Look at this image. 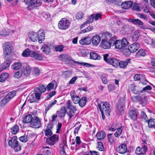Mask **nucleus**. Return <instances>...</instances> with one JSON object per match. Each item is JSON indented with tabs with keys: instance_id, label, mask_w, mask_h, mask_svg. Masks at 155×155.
Wrapping results in <instances>:
<instances>
[{
	"instance_id": "1",
	"label": "nucleus",
	"mask_w": 155,
	"mask_h": 155,
	"mask_svg": "<svg viewBox=\"0 0 155 155\" xmlns=\"http://www.w3.org/2000/svg\"><path fill=\"white\" fill-rule=\"evenodd\" d=\"M59 60L62 61H64L66 63H68L70 61H73V62L78 65L85 66L87 67H91L94 66L93 65L85 62H80L73 61L72 58L69 55L67 54H62L59 56Z\"/></svg>"
},
{
	"instance_id": "2",
	"label": "nucleus",
	"mask_w": 155,
	"mask_h": 155,
	"mask_svg": "<svg viewBox=\"0 0 155 155\" xmlns=\"http://www.w3.org/2000/svg\"><path fill=\"white\" fill-rule=\"evenodd\" d=\"M112 35L110 33L106 34L105 38L102 39L101 42V46L103 48L106 49H109L111 46H112Z\"/></svg>"
},
{
	"instance_id": "3",
	"label": "nucleus",
	"mask_w": 155,
	"mask_h": 155,
	"mask_svg": "<svg viewBox=\"0 0 155 155\" xmlns=\"http://www.w3.org/2000/svg\"><path fill=\"white\" fill-rule=\"evenodd\" d=\"M104 60L107 64L111 65L113 67L117 68L119 65V61L117 58H110L109 54H107L103 55Z\"/></svg>"
},
{
	"instance_id": "4",
	"label": "nucleus",
	"mask_w": 155,
	"mask_h": 155,
	"mask_svg": "<svg viewBox=\"0 0 155 155\" xmlns=\"http://www.w3.org/2000/svg\"><path fill=\"white\" fill-rule=\"evenodd\" d=\"M8 144L10 146L13 147L15 152L20 151L21 150V147L18 144L17 137L16 136H13L9 140Z\"/></svg>"
},
{
	"instance_id": "5",
	"label": "nucleus",
	"mask_w": 155,
	"mask_h": 155,
	"mask_svg": "<svg viewBox=\"0 0 155 155\" xmlns=\"http://www.w3.org/2000/svg\"><path fill=\"white\" fill-rule=\"evenodd\" d=\"M3 53L5 59L7 58V56L10 55L12 52V47L11 44L9 42H5L3 47Z\"/></svg>"
},
{
	"instance_id": "6",
	"label": "nucleus",
	"mask_w": 155,
	"mask_h": 155,
	"mask_svg": "<svg viewBox=\"0 0 155 155\" xmlns=\"http://www.w3.org/2000/svg\"><path fill=\"white\" fill-rule=\"evenodd\" d=\"M125 101L123 98L120 99L116 106V110L117 114L120 115L123 112V107L125 106Z\"/></svg>"
},
{
	"instance_id": "7",
	"label": "nucleus",
	"mask_w": 155,
	"mask_h": 155,
	"mask_svg": "<svg viewBox=\"0 0 155 155\" xmlns=\"http://www.w3.org/2000/svg\"><path fill=\"white\" fill-rule=\"evenodd\" d=\"M70 25L69 21L65 18H62L58 22V26L61 30L67 29Z\"/></svg>"
},
{
	"instance_id": "8",
	"label": "nucleus",
	"mask_w": 155,
	"mask_h": 155,
	"mask_svg": "<svg viewBox=\"0 0 155 155\" xmlns=\"http://www.w3.org/2000/svg\"><path fill=\"white\" fill-rule=\"evenodd\" d=\"M100 104L101 105L103 111L105 112V114L107 116H110V113L111 111V110L110 104L107 102H101V104Z\"/></svg>"
},
{
	"instance_id": "9",
	"label": "nucleus",
	"mask_w": 155,
	"mask_h": 155,
	"mask_svg": "<svg viewBox=\"0 0 155 155\" xmlns=\"http://www.w3.org/2000/svg\"><path fill=\"white\" fill-rule=\"evenodd\" d=\"M41 126V120L37 117H34L30 124V126L33 128H38Z\"/></svg>"
},
{
	"instance_id": "10",
	"label": "nucleus",
	"mask_w": 155,
	"mask_h": 155,
	"mask_svg": "<svg viewBox=\"0 0 155 155\" xmlns=\"http://www.w3.org/2000/svg\"><path fill=\"white\" fill-rule=\"evenodd\" d=\"M128 89L129 91L135 94H139L142 93L141 88L134 84H130L129 86Z\"/></svg>"
},
{
	"instance_id": "11",
	"label": "nucleus",
	"mask_w": 155,
	"mask_h": 155,
	"mask_svg": "<svg viewBox=\"0 0 155 155\" xmlns=\"http://www.w3.org/2000/svg\"><path fill=\"white\" fill-rule=\"evenodd\" d=\"M140 44L137 42H135L130 45L128 47V49L126 51H127L128 53V54H130L131 52H135L139 48Z\"/></svg>"
},
{
	"instance_id": "12",
	"label": "nucleus",
	"mask_w": 155,
	"mask_h": 155,
	"mask_svg": "<svg viewBox=\"0 0 155 155\" xmlns=\"http://www.w3.org/2000/svg\"><path fill=\"white\" fill-rule=\"evenodd\" d=\"M42 2V0H30V5L27 8L28 10H31L35 7L40 6Z\"/></svg>"
},
{
	"instance_id": "13",
	"label": "nucleus",
	"mask_w": 155,
	"mask_h": 155,
	"mask_svg": "<svg viewBox=\"0 0 155 155\" xmlns=\"http://www.w3.org/2000/svg\"><path fill=\"white\" fill-rule=\"evenodd\" d=\"M128 21L132 23L134 25H137L141 29H145V26L144 25L143 22L138 19H132L129 18L127 19Z\"/></svg>"
},
{
	"instance_id": "14",
	"label": "nucleus",
	"mask_w": 155,
	"mask_h": 155,
	"mask_svg": "<svg viewBox=\"0 0 155 155\" xmlns=\"http://www.w3.org/2000/svg\"><path fill=\"white\" fill-rule=\"evenodd\" d=\"M58 135L54 134L50 137L47 138L46 139V142L49 145H53L58 142Z\"/></svg>"
},
{
	"instance_id": "15",
	"label": "nucleus",
	"mask_w": 155,
	"mask_h": 155,
	"mask_svg": "<svg viewBox=\"0 0 155 155\" xmlns=\"http://www.w3.org/2000/svg\"><path fill=\"white\" fill-rule=\"evenodd\" d=\"M112 46H115L117 49H122L120 41L117 40L116 37L114 35L112 39Z\"/></svg>"
},
{
	"instance_id": "16",
	"label": "nucleus",
	"mask_w": 155,
	"mask_h": 155,
	"mask_svg": "<svg viewBox=\"0 0 155 155\" xmlns=\"http://www.w3.org/2000/svg\"><path fill=\"white\" fill-rule=\"evenodd\" d=\"M53 127V125L51 124L48 123L44 130L45 134V136L49 137L51 136L53 134L52 129Z\"/></svg>"
},
{
	"instance_id": "17",
	"label": "nucleus",
	"mask_w": 155,
	"mask_h": 155,
	"mask_svg": "<svg viewBox=\"0 0 155 155\" xmlns=\"http://www.w3.org/2000/svg\"><path fill=\"white\" fill-rule=\"evenodd\" d=\"M147 150V148L145 145L142 147H138L135 150V153L137 154L140 155H144Z\"/></svg>"
},
{
	"instance_id": "18",
	"label": "nucleus",
	"mask_w": 155,
	"mask_h": 155,
	"mask_svg": "<svg viewBox=\"0 0 155 155\" xmlns=\"http://www.w3.org/2000/svg\"><path fill=\"white\" fill-rule=\"evenodd\" d=\"M117 151L121 154H124L127 152V148L126 145L123 143L120 145L117 148Z\"/></svg>"
},
{
	"instance_id": "19",
	"label": "nucleus",
	"mask_w": 155,
	"mask_h": 155,
	"mask_svg": "<svg viewBox=\"0 0 155 155\" xmlns=\"http://www.w3.org/2000/svg\"><path fill=\"white\" fill-rule=\"evenodd\" d=\"M91 38L89 36H87L82 38L79 41V43L81 45H89L91 42Z\"/></svg>"
},
{
	"instance_id": "20",
	"label": "nucleus",
	"mask_w": 155,
	"mask_h": 155,
	"mask_svg": "<svg viewBox=\"0 0 155 155\" xmlns=\"http://www.w3.org/2000/svg\"><path fill=\"white\" fill-rule=\"evenodd\" d=\"M31 57L33 58L38 61H42L43 60V57L36 51H32L30 52Z\"/></svg>"
},
{
	"instance_id": "21",
	"label": "nucleus",
	"mask_w": 155,
	"mask_h": 155,
	"mask_svg": "<svg viewBox=\"0 0 155 155\" xmlns=\"http://www.w3.org/2000/svg\"><path fill=\"white\" fill-rule=\"evenodd\" d=\"M45 34L44 30L42 29H40L38 31L37 34L38 36V41L39 43H41L42 41L45 39Z\"/></svg>"
},
{
	"instance_id": "22",
	"label": "nucleus",
	"mask_w": 155,
	"mask_h": 155,
	"mask_svg": "<svg viewBox=\"0 0 155 155\" xmlns=\"http://www.w3.org/2000/svg\"><path fill=\"white\" fill-rule=\"evenodd\" d=\"M128 114L131 119L135 120L137 119L138 113L136 110H131L129 112Z\"/></svg>"
},
{
	"instance_id": "23",
	"label": "nucleus",
	"mask_w": 155,
	"mask_h": 155,
	"mask_svg": "<svg viewBox=\"0 0 155 155\" xmlns=\"http://www.w3.org/2000/svg\"><path fill=\"white\" fill-rule=\"evenodd\" d=\"M91 39L93 45L95 46H97L99 44L101 40L100 37L98 35L94 36Z\"/></svg>"
},
{
	"instance_id": "24",
	"label": "nucleus",
	"mask_w": 155,
	"mask_h": 155,
	"mask_svg": "<svg viewBox=\"0 0 155 155\" xmlns=\"http://www.w3.org/2000/svg\"><path fill=\"white\" fill-rule=\"evenodd\" d=\"M21 69L23 74V76L24 77H28L30 75L31 71V69L29 66H27Z\"/></svg>"
},
{
	"instance_id": "25",
	"label": "nucleus",
	"mask_w": 155,
	"mask_h": 155,
	"mask_svg": "<svg viewBox=\"0 0 155 155\" xmlns=\"http://www.w3.org/2000/svg\"><path fill=\"white\" fill-rule=\"evenodd\" d=\"M28 36L31 40L35 42L38 40V37L37 34L34 32H31L29 33Z\"/></svg>"
},
{
	"instance_id": "26",
	"label": "nucleus",
	"mask_w": 155,
	"mask_h": 155,
	"mask_svg": "<svg viewBox=\"0 0 155 155\" xmlns=\"http://www.w3.org/2000/svg\"><path fill=\"white\" fill-rule=\"evenodd\" d=\"M130 63V59H128L125 61H119V66L120 68H126L128 64Z\"/></svg>"
},
{
	"instance_id": "27",
	"label": "nucleus",
	"mask_w": 155,
	"mask_h": 155,
	"mask_svg": "<svg viewBox=\"0 0 155 155\" xmlns=\"http://www.w3.org/2000/svg\"><path fill=\"white\" fill-rule=\"evenodd\" d=\"M132 4L133 2L131 1H125L122 3L121 7L123 8L128 9L132 6Z\"/></svg>"
},
{
	"instance_id": "28",
	"label": "nucleus",
	"mask_w": 155,
	"mask_h": 155,
	"mask_svg": "<svg viewBox=\"0 0 155 155\" xmlns=\"http://www.w3.org/2000/svg\"><path fill=\"white\" fill-rule=\"evenodd\" d=\"M33 117L31 114H28L25 116L23 118V123L25 124L30 123Z\"/></svg>"
},
{
	"instance_id": "29",
	"label": "nucleus",
	"mask_w": 155,
	"mask_h": 155,
	"mask_svg": "<svg viewBox=\"0 0 155 155\" xmlns=\"http://www.w3.org/2000/svg\"><path fill=\"white\" fill-rule=\"evenodd\" d=\"M106 134L104 131L101 130L98 132L96 135V137L98 140H101L105 137Z\"/></svg>"
},
{
	"instance_id": "30",
	"label": "nucleus",
	"mask_w": 155,
	"mask_h": 155,
	"mask_svg": "<svg viewBox=\"0 0 155 155\" xmlns=\"http://www.w3.org/2000/svg\"><path fill=\"white\" fill-rule=\"evenodd\" d=\"M94 16L93 14H92L89 17L87 20L84 23L81 25L80 28H82L86 25L88 23L93 22L94 19Z\"/></svg>"
},
{
	"instance_id": "31",
	"label": "nucleus",
	"mask_w": 155,
	"mask_h": 155,
	"mask_svg": "<svg viewBox=\"0 0 155 155\" xmlns=\"http://www.w3.org/2000/svg\"><path fill=\"white\" fill-rule=\"evenodd\" d=\"M90 58L91 59L93 60H100L101 58V57L100 55H98L95 52L92 51L90 53Z\"/></svg>"
},
{
	"instance_id": "32",
	"label": "nucleus",
	"mask_w": 155,
	"mask_h": 155,
	"mask_svg": "<svg viewBox=\"0 0 155 155\" xmlns=\"http://www.w3.org/2000/svg\"><path fill=\"white\" fill-rule=\"evenodd\" d=\"M41 51L45 54H48L50 51V49L48 46L46 45H44L41 48Z\"/></svg>"
},
{
	"instance_id": "33",
	"label": "nucleus",
	"mask_w": 155,
	"mask_h": 155,
	"mask_svg": "<svg viewBox=\"0 0 155 155\" xmlns=\"http://www.w3.org/2000/svg\"><path fill=\"white\" fill-rule=\"evenodd\" d=\"M22 66V64L20 62L14 63L11 66L12 69L15 70H19L20 69Z\"/></svg>"
},
{
	"instance_id": "34",
	"label": "nucleus",
	"mask_w": 155,
	"mask_h": 155,
	"mask_svg": "<svg viewBox=\"0 0 155 155\" xmlns=\"http://www.w3.org/2000/svg\"><path fill=\"white\" fill-rule=\"evenodd\" d=\"M66 112V110L65 108L64 107H62L59 111H57V114H58V117L61 118L64 117Z\"/></svg>"
},
{
	"instance_id": "35",
	"label": "nucleus",
	"mask_w": 155,
	"mask_h": 155,
	"mask_svg": "<svg viewBox=\"0 0 155 155\" xmlns=\"http://www.w3.org/2000/svg\"><path fill=\"white\" fill-rule=\"evenodd\" d=\"M140 35L139 31L138 30H136L133 34L132 39L134 41H136L138 40Z\"/></svg>"
},
{
	"instance_id": "36",
	"label": "nucleus",
	"mask_w": 155,
	"mask_h": 155,
	"mask_svg": "<svg viewBox=\"0 0 155 155\" xmlns=\"http://www.w3.org/2000/svg\"><path fill=\"white\" fill-rule=\"evenodd\" d=\"M9 77V74L7 73H3L0 75V82H3L6 80Z\"/></svg>"
},
{
	"instance_id": "37",
	"label": "nucleus",
	"mask_w": 155,
	"mask_h": 155,
	"mask_svg": "<svg viewBox=\"0 0 155 155\" xmlns=\"http://www.w3.org/2000/svg\"><path fill=\"white\" fill-rule=\"evenodd\" d=\"M55 85L56 86V82L54 80L47 85L46 88L48 91H49L53 89Z\"/></svg>"
},
{
	"instance_id": "38",
	"label": "nucleus",
	"mask_w": 155,
	"mask_h": 155,
	"mask_svg": "<svg viewBox=\"0 0 155 155\" xmlns=\"http://www.w3.org/2000/svg\"><path fill=\"white\" fill-rule=\"evenodd\" d=\"M87 101V99L85 97H81L78 103L79 106L82 107H84Z\"/></svg>"
},
{
	"instance_id": "39",
	"label": "nucleus",
	"mask_w": 155,
	"mask_h": 155,
	"mask_svg": "<svg viewBox=\"0 0 155 155\" xmlns=\"http://www.w3.org/2000/svg\"><path fill=\"white\" fill-rule=\"evenodd\" d=\"M16 94V92L14 91H12L8 93L5 97L8 101L13 98Z\"/></svg>"
},
{
	"instance_id": "40",
	"label": "nucleus",
	"mask_w": 155,
	"mask_h": 155,
	"mask_svg": "<svg viewBox=\"0 0 155 155\" xmlns=\"http://www.w3.org/2000/svg\"><path fill=\"white\" fill-rule=\"evenodd\" d=\"M16 94V92L14 91H12L8 93L5 97L8 101L13 98Z\"/></svg>"
},
{
	"instance_id": "41",
	"label": "nucleus",
	"mask_w": 155,
	"mask_h": 155,
	"mask_svg": "<svg viewBox=\"0 0 155 155\" xmlns=\"http://www.w3.org/2000/svg\"><path fill=\"white\" fill-rule=\"evenodd\" d=\"M35 89L42 93L45 91L46 88L45 86L42 84H40L39 85V87H36Z\"/></svg>"
},
{
	"instance_id": "42",
	"label": "nucleus",
	"mask_w": 155,
	"mask_h": 155,
	"mask_svg": "<svg viewBox=\"0 0 155 155\" xmlns=\"http://www.w3.org/2000/svg\"><path fill=\"white\" fill-rule=\"evenodd\" d=\"M67 107L68 110H71L74 111H76V107L71 104L69 100H68L67 102Z\"/></svg>"
},
{
	"instance_id": "43",
	"label": "nucleus",
	"mask_w": 155,
	"mask_h": 155,
	"mask_svg": "<svg viewBox=\"0 0 155 155\" xmlns=\"http://www.w3.org/2000/svg\"><path fill=\"white\" fill-rule=\"evenodd\" d=\"M149 127L155 128V119H150L147 121Z\"/></svg>"
},
{
	"instance_id": "44",
	"label": "nucleus",
	"mask_w": 155,
	"mask_h": 155,
	"mask_svg": "<svg viewBox=\"0 0 155 155\" xmlns=\"http://www.w3.org/2000/svg\"><path fill=\"white\" fill-rule=\"evenodd\" d=\"M146 55L145 50L143 49H140L136 53V56L137 57L144 56Z\"/></svg>"
},
{
	"instance_id": "45",
	"label": "nucleus",
	"mask_w": 155,
	"mask_h": 155,
	"mask_svg": "<svg viewBox=\"0 0 155 155\" xmlns=\"http://www.w3.org/2000/svg\"><path fill=\"white\" fill-rule=\"evenodd\" d=\"M131 99L134 102H142L143 101L142 97L139 95L133 96L131 97Z\"/></svg>"
},
{
	"instance_id": "46",
	"label": "nucleus",
	"mask_w": 155,
	"mask_h": 155,
	"mask_svg": "<svg viewBox=\"0 0 155 155\" xmlns=\"http://www.w3.org/2000/svg\"><path fill=\"white\" fill-rule=\"evenodd\" d=\"M120 41L123 48L126 47L129 44V43L127 41V39L125 38H123Z\"/></svg>"
},
{
	"instance_id": "47",
	"label": "nucleus",
	"mask_w": 155,
	"mask_h": 155,
	"mask_svg": "<svg viewBox=\"0 0 155 155\" xmlns=\"http://www.w3.org/2000/svg\"><path fill=\"white\" fill-rule=\"evenodd\" d=\"M19 130V127L16 125H15L12 128L11 132L13 134H15L18 132Z\"/></svg>"
},
{
	"instance_id": "48",
	"label": "nucleus",
	"mask_w": 155,
	"mask_h": 155,
	"mask_svg": "<svg viewBox=\"0 0 155 155\" xmlns=\"http://www.w3.org/2000/svg\"><path fill=\"white\" fill-rule=\"evenodd\" d=\"M32 51H30L29 49L28 48H26L23 52L22 53V55L24 57H26L28 56H30L31 57V54L30 52Z\"/></svg>"
},
{
	"instance_id": "49",
	"label": "nucleus",
	"mask_w": 155,
	"mask_h": 155,
	"mask_svg": "<svg viewBox=\"0 0 155 155\" xmlns=\"http://www.w3.org/2000/svg\"><path fill=\"white\" fill-rule=\"evenodd\" d=\"M124 127L121 126L120 127L117 129V131L114 134V135L116 137H118L121 135L122 130H123Z\"/></svg>"
},
{
	"instance_id": "50",
	"label": "nucleus",
	"mask_w": 155,
	"mask_h": 155,
	"mask_svg": "<svg viewBox=\"0 0 155 155\" xmlns=\"http://www.w3.org/2000/svg\"><path fill=\"white\" fill-rule=\"evenodd\" d=\"M22 75H23V74L22 69H21L15 73L14 74L13 76L15 78H19L21 77Z\"/></svg>"
},
{
	"instance_id": "51",
	"label": "nucleus",
	"mask_w": 155,
	"mask_h": 155,
	"mask_svg": "<svg viewBox=\"0 0 155 155\" xmlns=\"http://www.w3.org/2000/svg\"><path fill=\"white\" fill-rule=\"evenodd\" d=\"M67 147L66 143H64L63 146L60 147V153L61 155H66V153L64 149Z\"/></svg>"
},
{
	"instance_id": "52",
	"label": "nucleus",
	"mask_w": 155,
	"mask_h": 155,
	"mask_svg": "<svg viewBox=\"0 0 155 155\" xmlns=\"http://www.w3.org/2000/svg\"><path fill=\"white\" fill-rule=\"evenodd\" d=\"M19 139L22 142H26L28 140V135H24L19 137Z\"/></svg>"
},
{
	"instance_id": "53",
	"label": "nucleus",
	"mask_w": 155,
	"mask_h": 155,
	"mask_svg": "<svg viewBox=\"0 0 155 155\" xmlns=\"http://www.w3.org/2000/svg\"><path fill=\"white\" fill-rule=\"evenodd\" d=\"M34 91L35 98L37 100H39L42 93L35 89L34 90Z\"/></svg>"
},
{
	"instance_id": "54",
	"label": "nucleus",
	"mask_w": 155,
	"mask_h": 155,
	"mask_svg": "<svg viewBox=\"0 0 155 155\" xmlns=\"http://www.w3.org/2000/svg\"><path fill=\"white\" fill-rule=\"evenodd\" d=\"M64 48V46L62 45H58L56 46L55 48V50L56 51L62 52L63 51Z\"/></svg>"
},
{
	"instance_id": "55",
	"label": "nucleus",
	"mask_w": 155,
	"mask_h": 155,
	"mask_svg": "<svg viewBox=\"0 0 155 155\" xmlns=\"http://www.w3.org/2000/svg\"><path fill=\"white\" fill-rule=\"evenodd\" d=\"M83 13L81 12H79L75 16V17L76 19H78V20H80V19H82L83 16Z\"/></svg>"
},
{
	"instance_id": "56",
	"label": "nucleus",
	"mask_w": 155,
	"mask_h": 155,
	"mask_svg": "<svg viewBox=\"0 0 155 155\" xmlns=\"http://www.w3.org/2000/svg\"><path fill=\"white\" fill-rule=\"evenodd\" d=\"M93 29V27L92 26H89L87 28H86L85 29L82 30L81 31V33H84L86 32L90 31Z\"/></svg>"
},
{
	"instance_id": "57",
	"label": "nucleus",
	"mask_w": 155,
	"mask_h": 155,
	"mask_svg": "<svg viewBox=\"0 0 155 155\" xmlns=\"http://www.w3.org/2000/svg\"><path fill=\"white\" fill-rule=\"evenodd\" d=\"M8 101L5 97L0 102V106L1 107L4 106L6 103Z\"/></svg>"
},
{
	"instance_id": "58",
	"label": "nucleus",
	"mask_w": 155,
	"mask_h": 155,
	"mask_svg": "<svg viewBox=\"0 0 155 155\" xmlns=\"http://www.w3.org/2000/svg\"><path fill=\"white\" fill-rule=\"evenodd\" d=\"M97 148L100 151H103L104 150L103 144L101 142H98L97 143Z\"/></svg>"
},
{
	"instance_id": "59",
	"label": "nucleus",
	"mask_w": 155,
	"mask_h": 155,
	"mask_svg": "<svg viewBox=\"0 0 155 155\" xmlns=\"http://www.w3.org/2000/svg\"><path fill=\"white\" fill-rule=\"evenodd\" d=\"M75 111L68 110L67 114L69 117V119H71V117L73 116L75 114Z\"/></svg>"
},
{
	"instance_id": "60",
	"label": "nucleus",
	"mask_w": 155,
	"mask_h": 155,
	"mask_svg": "<svg viewBox=\"0 0 155 155\" xmlns=\"http://www.w3.org/2000/svg\"><path fill=\"white\" fill-rule=\"evenodd\" d=\"M132 9L133 10L137 11L140 10V8L139 6L137 4H134L132 5Z\"/></svg>"
},
{
	"instance_id": "61",
	"label": "nucleus",
	"mask_w": 155,
	"mask_h": 155,
	"mask_svg": "<svg viewBox=\"0 0 155 155\" xmlns=\"http://www.w3.org/2000/svg\"><path fill=\"white\" fill-rule=\"evenodd\" d=\"M101 78L103 84H106L107 83V81L105 75H102L101 76Z\"/></svg>"
},
{
	"instance_id": "62",
	"label": "nucleus",
	"mask_w": 155,
	"mask_h": 155,
	"mask_svg": "<svg viewBox=\"0 0 155 155\" xmlns=\"http://www.w3.org/2000/svg\"><path fill=\"white\" fill-rule=\"evenodd\" d=\"M72 99L74 104H78L79 103L80 99L78 96L75 95V97Z\"/></svg>"
},
{
	"instance_id": "63",
	"label": "nucleus",
	"mask_w": 155,
	"mask_h": 155,
	"mask_svg": "<svg viewBox=\"0 0 155 155\" xmlns=\"http://www.w3.org/2000/svg\"><path fill=\"white\" fill-rule=\"evenodd\" d=\"M112 134H109L107 135L109 141L111 143H112L114 142V139L112 136Z\"/></svg>"
},
{
	"instance_id": "64",
	"label": "nucleus",
	"mask_w": 155,
	"mask_h": 155,
	"mask_svg": "<svg viewBox=\"0 0 155 155\" xmlns=\"http://www.w3.org/2000/svg\"><path fill=\"white\" fill-rule=\"evenodd\" d=\"M143 77V76L140 74H137L135 75L134 77V79L135 81L140 80L142 79V78Z\"/></svg>"
}]
</instances>
